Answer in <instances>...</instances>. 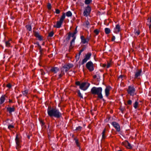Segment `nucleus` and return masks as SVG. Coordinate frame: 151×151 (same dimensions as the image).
<instances>
[{
  "label": "nucleus",
  "instance_id": "1",
  "mask_svg": "<svg viewBox=\"0 0 151 151\" xmlns=\"http://www.w3.org/2000/svg\"><path fill=\"white\" fill-rule=\"evenodd\" d=\"M47 113L50 117H54L57 119L62 117V114L56 107L53 108L51 106H49L47 109Z\"/></svg>",
  "mask_w": 151,
  "mask_h": 151
},
{
  "label": "nucleus",
  "instance_id": "2",
  "mask_svg": "<svg viewBox=\"0 0 151 151\" xmlns=\"http://www.w3.org/2000/svg\"><path fill=\"white\" fill-rule=\"evenodd\" d=\"M102 91V88L101 87H93L91 88V93L93 95H98L97 99H102L103 96L101 92Z\"/></svg>",
  "mask_w": 151,
  "mask_h": 151
},
{
  "label": "nucleus",
  "instance_id": "3",
  "mask_svg": "<svg viewBox=\"0 0 151 151\" xmlns=\"http://www.w3.org/2000/svg\"><path fill=\"white\" fill-rule=\"evenodd\" d=\"M78 31H77V27H76L75 30L74 31L73 33H72L71 32H69V33H71V37H73V39L71 40L70 43V45L69 47V50L70 52V50L74 47L75 41L76 39V36L75 35L77 33Z\"/></svg>",
  "mask_w": 151,
  "mask_h": 151
},
{
  "label": "nucleus",
  "instance_id": "4",
  "mask_svg": "<svg viewBox=\"0 0 151 151\" xmlns=\"http://www.w3.org/2000/svg\"><path fill=\"white\" fill-rule=\"evenodd\" d=\"M90 84L87 82H83L81 83L80 88L83 91L86 90Z\"/></svg>",
  "mask_w": 151,
  "mask_h": 151
},
{
  "label": "nucleus",
  "instance_id": "5",
  "mask_svg": "<svg viewBox=\"0 0 151 151\" xmlns=\"http://www.w3.org/2000/svg\"><path fill=\"white\" fill-rule=\"evenodd\" d=\"M127 91L128 93L131 96H133L135 94V90L133 86H129L128 87Z\"/></svg>",
  "mask_w": 151,
  "mask_h": 151
},
{
  "label": "nucleus",
  "instance_id": "6",
  "mask_svg": "<svg viewBox=\"0 0 151 151\" xmlns=\"http://www.w3.org/2000/svg\"><path fill=\"white\" fill-rule=\"evenodd\" d=\"M73 64L69 63L67 64L64 65L63 66L61 69H63L64 70V69H65V72H67L70 68H73Z\"/></svg>",
  "mask_w": 151,
  "mask_h": 151
},
{
  "label": "nucleus",
  "instance_id": "7",
  "mask_svg": "<svg viewBox=\"0 0 151 151\" xmlns=\"http://www.w3.org/2000/svg\"><path fill=\"white\" fill-rule=\"evenodd\" d=\"M104 85L106 86V88L104 90L105 96L108 97L110 95V91L112 89L111 87L109 85Z\"/></svg>",
  "mask_w": 151,
  "mask_h": 151
},
{
  "label": "nucleus",
  "instance_id": "8",
  "mask_svg": "<svg viewBox=\"0 0 151 151\" xmlns=\"http://www.w3.org/2000/svg\"><path fill=\"white\" fill-rule=\"evenodd\" d=\"M86 67L90 71H92L94 70L93 64L91 61H89L86 63Z\"/></svg>",
  "mask_w": 151,
  "mask_h": 151
},
{
  "label": "nucleus",
  "instance_id": "9",
  "mask_svg": "<svg viewBox=\"0 0 151 151\" xmlns=\"http://www.w3.org/2000/svg\"><path fill=\"white\" fill-rule=\"evenodd\" d=\"M91 11V8L89 6H88L86 8L83 12V14L85 16H87L89 15Z\"/></svg>",
  "mask_w": 151,
  "mask_h": 151
},
{
  "label": "nucleus",
  "instance_id": "10",
  "mask_svg": "<svg viewBox=\"0 0 151 151\" xmlns=\"http://www.w3.org/2000/svg\"><path fill=\"white\" fill-rule=\"evenodd\" d=\"M91 55V52L88 53L85 55V58L83 60L81 63V64L83 65L85 63L90 59Z\"/></svg>",
  "mask_w": 151,
  "mask_h": 151
},
{
  "label": "nucleus",
  "instance_id": "11",
  "mask_svg": "<svg viewBox=\"0 0 151 151\" xmlns=\"http://www.w3.org/2000/svg\"><path fill=\"white\" fill-rule=\"evenodd\" d=\"M15 140L17 145L16 148L17 149H18L21 147L20 144V143L21 142V139L18 137V135L17 134Z\"/></svg>",
  "mask_w": 151,
  "mask_h": 151
},
{
  "label": "nucleus",
  "instance_id": "12",
  "mask_svg": "<svg viewBox=\"0 0 151 151\" xmlns=\"http://www.w3.org/2000/svg\"><path fill=\"white\" fill-rule=\"evenodd\" d=\"M33 32L34 36L37 38L39 40L42 41L43 40V37L40 35L38 32L33 31Z\"/></svg>",
  "mask_w": 151,
  "mask_h": 151
},
{
  "label": "nucleus",
  "instance_id": "13",
  "mask_svg": "<svg viewBox=\"0 0 151 151\" xmlns=\"http://www.w3.org/2000/svg\"><path fill=\"white\" fill-rule=\"evenodd\" d=\"M122 144L123 145H124L127 148L131 149L132 148V146L127 141H125L123 142Z\"/></svg>",
  "mask_w": 151,
  "mask_h": 151
},
{
  "label": "nucleus",
  "instance_id": "14",
  "mask_svg": "<svg viewBox=\"0 0 151 151\" xmlns=\"http://www.w3.org/2000/svg\"><path fill=\"white\" fill-rule=\"evenodd\" d=\"M112 124L117 131L119 132L120 131V126L118 123L114 122L112 123Z\"/></svg>",
  "mask_w": 151,
  "mask_h": 151
},
{
  "label": "nucleus",
  "instance_id": "15",
  "mask_svg": "<svg viewBox=\"0 0 151 151\" xmlns=\"http://www.w3.org/2000/svg\"><path fill=\"white\" fill-rule=\"evenodd\" d=\"M81 42L83 44H85L86 43H88L90 38L88 37H87L86 38H85L82 35L81 36Z\"/></svg>",
  "mask_w": 151,
  "mask_h": 151
},
{
  "label": "nucleus",
  "instance_id": "16",
  "mask_svg": "<svg viewBox=\"0 0 151 151\" xmlns=\"http://www.w3.org/2000/svg\"><path fill=\"white\" fill-rule=\"evenodd\" d=\"M63 22L59 20V21H57L56 25H54L53 27L56 28H60L61 27Z\"/></svg>",
  "mask_w": 151,
  "mask_h": 151
},
{
  "label": "nucleus",
  "instance_id": "17",
  "mask_svg": "<svg viewBox=\"0 0 151 151\" xmlns=\"http://www.w3.org/2000/svg\"><path fill=\"white\" fill-rule=\"evenodd\" d=\"M7 111L8 112L9 114H11L12 112H14L15 111V108L14 106H13L12 107H7Z\"/></svg>",
  "mask_w": 151,
  "mask_h": 151
},
{
  "label": "nucleus",
  "instance_id": "18",
  "mask_svg": "<svg viewBox=\"0 0 151 151\" xmlns=\"http://www.w3.org/2000/svg\"><path fill=\"white\" fill-rule=\"evenodd\" d=\"M59 71V69L58 67H52L50 69V71L55 73H57Z\"/></svg>",
  "mask_w": 151,
  "mask_h": 151
},
{
  "label": "nucleus",
  "instance_id": "19",
  "mask_svg": "<svg viewBox=\"0 0 151 151\" xmlns=\"http://www.w3.org/2000/svg\"><path fill=\"white\" fill-rule=\"evenodd\" d=\"M142 71L141 70H139L138 71L136 72L135 73V78H137L138 77L140 76L141 74L142 73Z\"/></svg>",
  "mask_w": 151,
  "mask_h": 151
},
{
  "label": "nucleus",
  "instance_id": "20",
  "mask_svg": "<svg viewBox=\"0 0 151 151\" xmlns=\"http://www.w3.org/2000/svg\"><path fill=\"white\" fill-rule=\"evenodd\" d=\"M6 96L5 95H3L0 98V104H2L4 102Z\"/></svg>",
  "mask_w": 151,
  "mask_h": 151
},
{
  "label": "nucleus",
  "instance_id": "21",
  "mask_svg": "<svg viewBox=\"0 0 151 151\" xmlns=\"http://www.w3.org/2000/svg\"><path fill=\"white\" fill-rule=\"evenodd\" d=\"M65 13H63L62 15L61 16V17L60 19V20L63 22L64 19H65Z\"/></svg>",
  "mask_w": 151,
  "mask_h": 151
},
{
  "label": "nucleus",
  "instance_id": "22",
  "mask_svg": "<svg viewBox=\"0 0 151 151\" xmlns=\"http://www.w3.org/2000/svg\"><path fill=\"white\" fill-rule=\"evenodd\" d=\"M120 27L119 24L116 25L115 28V31H116V32H119L120 31Z\"/></svg>",
  "mask_w": 151,
  "mask_h": 151
},
{
  "label": "nucleus",
  "instance_id": "23",
  "mask_svg": "<svg viewBox=\"0 0 151 151\" xmlns=\"http://www.w3.org/2000/svg\"><path fill=\"white\" fill-rule=\"evenodd\" d=\"M74 139L75 141V142L76 145L78 147H80L79 143L78 142V139L77 137H75Z\"/></svg>",
  "mask_w": 151,
  "mask_h": 151
},
{
  "label": "nucleus",
  "instance_id": "24",
  "mask_svg": "<svg viewBox=\"0 0 151 151\" xmlns=\"http://www.w3.org/2000/svg\"><path fill=\"white\" fill-rule=\"evenodd\" d=\"M105 32L106 34H108L111 32V30L109 28H106L104 29Z\"/></svg>",
  "mask_w": 151,
  "mask_h": 151
},
{
  "label": "nucleus",
  "instance_id": "25",
  "mask_svg": "<svg viewBox=\"0 0 151 151\" xmlns=\"http://www.w3.org/2000/svg\"><path fill=\"white\" fill-rule=\"evenodd\" d=\"M61 73L59 75L58 78H61L65 74L64 70L62 69H61Z\"/></svg>",
  "mask_w": 151,
  "mask_h": 151
},
{
  "label": "nucleus",
  "instance_id": "26",
  "mask_svg": "<svg viewBox=\"0 0 151 151\" xmlns=\"http://www.w3.org/2000/svg\"><path fill=\"white\" fill-rule=\"evenodd\" d=\"M65 14L67 17H70L72 16V13L70 11H68Z\"/></svg>",
  "mask_w": 151,
  "mask_h": 151
},
{
  "label": "nucleus",
  "instance_id": "27",
  "mask_svg": "<svg viewBox=\"0 0 151 151\" xmlns=\"http://www.w3.org/2000/svg\"><path fill=\"white\" fill-rule=\"evenodd\" d=\"M107 65H106V64L105 63H104V67H105L106 66V68H109L110 66L111 65V63L110 61H107Z\"/></svg>",
  "mask_w": 151,
  "mask_h": 151
},
{
  "label": "nucleus",
  "instance_id": "28",
  "mask_svg": "<svg viewBox=\"0 0 151 151\" xmlns=\"http://www.w3.org/2000/svg\"><path fill=\"white\" fill-rule=\"evenodd\" d=\"M25 27L27 30L29 31H31L32 29L31 26V25H27L25 26Z\"/></svg>",
  "mask_w": 151,
  "mask_h": 151
},
{
  "label": "nucleus",
  "instance_id": "29",
  "mask_svg": "<svg viewBox=\"0 0 151 151\" xmlns=\"http://www.w3.org/2000/svg\"><path fill=\"white\" fill-rule=\"evenodd\" d=\"M68 35L67 37L66 38V40L67 42H68L69 41L70 39V38L71 37V33H68Z\"/></svg>",
  "mask_w": 151,
  "mask_h": 151
},
{
  "label": "nucleus",
  "instance_id": "30",
  "mask_svg": "<svg viewBox=\"0 0 151 151\" xmlns=\"http://www.w3.org/2000/svg\"><path fill=\"white\" fill-rule=\"evenodd\" d=\"M22 94L23 95L26 96L28 93V90H25L22 92Z\"/></svg>",
  "mask_w": 151,
  "mask_h": 151
},
{
  "label": "nucleus",
  "instance_id": "31",
  "mask_svg": "<svg viewBox=\"0 0 151 151\" xmlns=\"http://www.w3.org/2000/svg\"><path fill=\"white\" fill-rule=\"evenodd\" d=\"M77 93L78 94V96L80 97L81 98L83 99V96L81 93L80 90H78L77 92Z\"/></svg>",
  "mask_w": 151,
  "mask_h": 151
},
{
  "label": "nucleus",
  "instance_id": "32",
  "mask_svg": "<svg viewBox=\"0 0 151 151\" xmlns=\"http://www.w3.org/2000/svg\"><path fill=\"white\" fill-rule=\"evenodd\" d=\"M134 33L136 35L138 36L140 34V31L138 30L135 29L134 30Z\"/></svg>",
  "mask_w": 151,
  "mask_h": 151
},
{
  "label": "nucleus",
  "instance_id": "33",
  "mask_svg": "<svg viewBox=\"0 0 151 151\" xmlns=\"http://www.w3.org/2000/svg\"><path fill=\"white\" fill-rule=\"evenodd\" d=\"M147 24L149 26V27L150 28L151 26V19H148Z\"/></svg>",
  "mask_w": 151,
  "mask_h": 151
},
{
  "label": "nucleus",
  "instance_id": "34",
  "mask_svg": "<svg viewBox=\"0 0 151 151\" xmlns=\"http://www.w3.org/2000/svg\"><path fill=\"white\" fill-rule=\"evenodd\" d=\"M54 32L53 31H52L50 32L47 36L48 37H52L53 35H54Z\"/></svg>",
  "mask_w": 151,
  "mask_h": 151
},
{
  "label": "nucleus",
  "instance_id": "35",
  "mask_svg": "<svg viewBox=\"0 0 151 151\" xmlns=\"http://www.w3.org/2000/svg\"><path fill=\"white\" fill-rule=\"evenodd\" d=\"M6 46L7 47H9L10 46V43L9 41H6L5 42Z\"/></svg>",
  "mask_w": 151,
  "mask_h": 151
},
{
  "label": "nucleus",
  "instance_id": "36",
  "mask_svg": "<svg viewBox=\"0 0 151 151\" xmlns=\"http://www.w3.org/2000/svg\"><path fill=\"white\" fill-rule=\"evenodd\" d=\"M138 103L137 101H136L134 104L133 106L135 109H136L137 108L138 105Z\"/></svg>",
  "mask_w": 151,
  "mask_h": 151
},
{
  "label": "nucleus",
  "instance_id": "37",
  "mask_svg": "<svg viewBox=\"0 0 151 151\" xmlns=\"http://www.w3.org/2000/svg\"><path fill=\"white\" fill-rule=\"evenodd\" d=\"M92 1V0H85V3L86 4H88Z\"/></svg>",
  "mask_w": 151,
  "mask_h": 151
},
{
  "label": "nucleus",
  "instance_id": "38",
  "mask_svg": "<svg viewBox=\"0 0 151 151\" xmlns=\"http://www.w3.org/2000/svg\"><path fill=\"white\" fill-rule=\"evenodd\" d=\"M47 8L49 10H50L51 9L52 6L51 4L50 3H48L47 5Z\"/></svg>",
  "mask_w": 151,
  "mask_h": 151
},
{
  "label": "nucleus",
  "instance_id": "39",
  "mask_svg": "<svg viewBox=\"0 0 151 151\" xmlns=\"http://www.w3.org/2000/svg\"><path fill=\"white\" fill-rule=\"evenodd\" d=\"M82 128L81 127L79 126L76 128V130L77 131H80L81 130Z\"/></svg>",
  "mask_w": 151,
  "mask_h": 151
},
{
  "label": "nucleus",
  "instance_id": "40",
  "mask_svg": "<svg viewBox=\"0 0 151 151\" xmlns=\"http://www.w3.org/2000/svg\"><path fill=\"white\" fill-rule=\"evenodd\" d=\"M75 84L78 86H80V85H81V82L79 81H77L75 82Z\"/></svg>",
  "mask_w": 151,
  "mask_h": 151
},
{
  "label": "nucleus",
  "instance_id": "41",
  "mask_svg": "<svg viewBox=\"0 0 151 151\" xmlns=\"http://www.w3.org/2000/svg\"><path fill=\"white\" fill-rule=\"evenodd\" d=\"M14 128V126L13 125H9L8 126V128L11 130V129H13Z\"/></svg>",
  "mask_w": 151,
  "mask_h": 151
},
{
  "label": "nucleus",
  "instance_id": "42",
  "mask_svg": "<svg viewBox=\"0 0 151 151\" xmlns=\"http://www.w3.org/2000/svg\"><path fill=\"white\" fill-rule=\"evenodd\" d=\"M94 33L96 35H98L99 32V31L98 29H96L94 31Z\"/></svg>",
  "mask_w": 151,
  "mask_h": 151
},
{
  "label": "nucleus",
  "instance_id": "43",
  "mask_svg": "<svg viewBox=\"0 0 151 151\" xmlns=\"http://www.w3.org/2000/svg\"><path fill=\"white\" fill-rule=\"evenodd\" d=\"M104 140V129L102 131V139L101 140V142H103V141Z\"/></svg>",
  "mask_w": 151,
  "mask_h": 151
},
{
  "label": "nucleus",
  "instance_id": "44",
  "mask_svg": "<svg viewBox=\"0 0 151 151\" xmlns=\"http://www.w3.org/2000/svg\"><path fill=\"white\" fill-rule=\"evenodd\" d=\"M12 86L11 84L10 83L6 85V87L8 88H10L12 87Z\"/></svg>",
  "mask_w": 151,
  "mask_h": 151
},
{
  "label": "nucleus",
  "instance_id": "45",
  "mask_svg": "<svg viewBox=\"0 0 151 151\" xmlns=\"http://www.w3.org/2000/svg\"><path fill=\"white\" fill-rule=\"evenodd\" d=\"M60 10L58 9H55V13L57 14H59L60 13Z\"/></svg>",
  "mask_w": 151,
  "mask_h": 151
},
{
  "label": "nucleus",
  "instance_id": "46",
  "mask_svg": "<svg viewBox=\"0 0 151 151\" xmlns=\"http://www.w3.org/2000/svg\"><path fill=\"white\" fill-rule=\"evenodd\" d=\"M132 103V101L130 100H128L127 101L128 104L129 105L131 104Z\"/></svg>",
  "mask_w": 151,
  "mask_h": 151
},
{
  "label": "nucleus",
  "instance_id": "47",
  "mask_svg": "<svg viewBox=\"0 0 151 151\" xmlns=\"http://www.w3.org/2000/svg\"><path fill=\"white\" fill-rule=\"evenodd\" d=\"M120 109L121 110V111H122V112H123V111H124V110L125 109L124 108H123V107H122L120 108Z\"/></svg>",
  "mask_w": 151,
  "mask_h": 151
},
{
  "label": "nucleus",
  "instance_id": "48",
  "mask_svg": "<svg viewBox=\"0 0 151 151\" xmlns=\"http://www.w3.org/2000/svg\"><path fill=\"white\" fill-rule=\"evenodd\" d=\"M80 58L79 55H76V60H78Z\"/></svg>",
  "mask_w": 151,
  "mask_h": 151
},
{
  "label": "nucleus",
  "instance_id": "49",
  "mask_svg": "<svg viewBox=\"0 0 151 151\" xmlns=\"http://www.w3.org/2000/svg\"><path fill=\"white\" fill-rule=\"evenodd\" d=\"M40 123L41 124L42 126H44L45 124V123L42 121L41 120L40 121Z\"/></svg>",
  "mask_w": 151,
  "mask_h": 151
},
{
  "label": "nucleus",
  "instance_id": "50",
  "mask_svg": "<svg viewBox=\"0 0 151 151\" xmlns=\"http://www.w3.org/2000/svg\"><path fill=\"white\" fill-rule=\"evenodd\" d=\"M85 48H86V47H83L82 48V49H81V50H80V51L81 52H83V51L85 50Z\"/></svg>",
  "mask_w": 151,
  "mask_h": 151
},
{
  "label": "nucleus",
  "instance_id": "51",
  "mask_svg": "<svg viewBox=\"0 0 151 151\" xmlns=\"http://www.w3.org/2000/svg\"><path fill=\"white\" fill-rule=\"evenodd\" d=\"M34 44L37 45L38 46L40 45L39 42H36L34 43Z\"/></svg>",
  "mask_w": 151,
  "mask_h": 151
},
{
  "label": "nucleus",
  "instance_id": "52",
  "mask_svg": "<svg viewBox=\"0 0 151 151\" xmlns=\"http://www.w3.org/2000/svg\"><path fill=\"white\" fill-rule=\"evenodd\" d=\"M115 36H113L112 38V39H111L112 41H114V40H115Z\"/></svg>",
  "mask_w": 151,
  "mask_h": 151
},
{
  "label": "nucleus",
  "instance_id": "53",
  "mask_svg": "<svg viewBox=\"0 0 151 151\" xmlns=\"http://www.w3.org/2000/svg\"><path fill=\"white\" fill-rule=\"evenodd\" d=\"M123 76L122 75H121L119 77V79L121 78V79L122 80V78L123 77Z\"/></svg>",
  "mask_w": 151,
  "mask_h": 151
},
{
  "label": "nucleus",
  "instance_id": "54",
  "mask_svg": "<svg viewBox=\"0 0 151 151\" xmlns=\"http://www.w3.org/2000/svg\"><path fill=\"white\" fill-rule=\"evenodd\" d=\"M38 47L40 50V51H41V49H42L41 48V47L40 45L38 46Z\"/></svg>",
  "mask_w": 151,
  "mask_h": 151
},
{
  "label": "nucleus",
  "instance_id": "55",
  "mask_svg": "<svg viewBox=\"0 0 151 151\" xmlns=\"http://www.w3.org/2000/svg\"><path fill=\"white\" fill-rule=\"evenodd\" d=\"M89 24V22L88 21H87L86 22V25L88 26Z\"/></svg>",
  "mask_w": 151,
  "mask_h": 151
},
{
  "label": "nucleus",
  "instance_id": "56",
  "mask_svg": "<svg viewBox=\"0 0 151 151\" xmlns=\"http://www.w3.org/2000/svg\"><path fill=\"white\" fill-rule=\"evenodd\" d=\"M97 76L96 75H94L93 76V78L94 79L96 78Z\"/></svg>",
  "mask_w": 151,
  "mask_h": 151
},
{
  "label": "nucleus",
  "instance_id": "57",
  "mask_svg": "<svg viewBox=\"0 0 151 151\" xmlns=\"http://www.w3.org/2000/svg\"><path fill=\"white\" fill-rule=\"evenodd\" d=\"M103 81L102 82V84H103L104 85V74H103Z\"/></svg>",
  "mask_w": 151,
  "mask_h": 151
},
{
  "label": "nucleus",
  "instance_id": "58",
  "mask_svg": "<svg viewBox=\"0 0 151 151\" xmlns=\"http://www.w3.org/2000/svg\"><path fill=\"white\" fill-rule=\"evenodd\" d=\"M9 102L10 103H11L12 102V100L9 99Z\"/></svg>",
  "mask_w": 151,
  "mask_h": 151
},
{
  "label": "nucleus",
  "instance_id": "59",
  "mask_svg": "<svg viewBox=\"0 0 151 151\" xmlns=\"http://www.w3.org/2000/svg\"><path fill=\"white\" fill-rule=\"evenodd\" d=\"M81 52H81L80 51H79V52L78 53V55H79V56H80V55Z\"/></svg>",
  "mask_w": 151,
  "mask_h": 151
},
{
  "label": "nucleus",
  "instance_id": "60",
  "mask_svg": "<svg viewBox=\"0 0 151 151\" xmlns=\"http://www.w3.org/2000/svg\"><path fill=\"white\" fill-rule=\"evenodd\" d=\"M43 51V49H41V51H40V52L41 54H42V52Z\"/></svg>",
  "mask_w": 151,
  "mask_h": 151
},
{
  "label": "nucleus",
  "instance_id": "61",
  "mask_svg": "<svg viewBox=\"0 0 151 151\" xmlns=\"http://www.w3.org/2000/svg\"><path fill=\"white\" fill-rule=\"evenodd\" d=\"M45 42H43L42 43V45H45Z\"/></svg>",
  "mask_w": 151,
  "mask_h": 151
},
{
  "label": "nucleus",
  "instance_id": "62",
  "mask_svg": "<svg viewBox=\"0 0 151 151\" xmlns=\"http://www.w3.org/2000/svg\"><path fill=\"white\" fill-rule=\"evenodd\" d=\"M45 74V73L44 72H43V73H42V75H44V74Z\"/></svg>",
  "mask_w": 151,
  "mask_h": 151
},
{
  "label": "nucleus",
  "instance_id": "63",
  "mask_svg": "<svg viewBox=\"0 0 151 151\" xmlns=\"http://www.w3.org/2000/svg\"><path fill=\"white\" fill-rule=\"evenodd\" d=\"M9 119H6V121H9Z\"/></svg>",
  "mask_w": 151,
  "mask_h": 151
},
{
  "label": "nucleus",
  "instance_id": "64",
  "mask_svg": "<svg viewBox=\"0 0 151 151\" xmlns=\"http://www.w3.org/2000/svg\"><path fill=\"white\" fill-rule=\"evenodd\" d=\"M49 127H50V126H49V124L48 126V129H49Z\"/></svg>",
  "mask_w": 151,
  "mask_h": 151
}]
</instances>
